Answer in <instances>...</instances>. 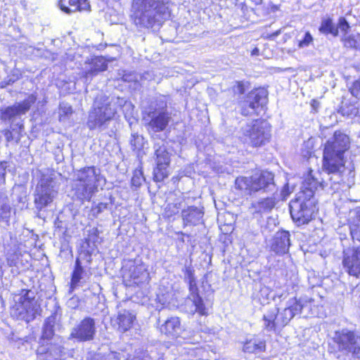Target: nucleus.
Segmentation results:
<instances>
[{
  "instance_id": "1",
  "label": "nucleus",
  "mask_w": 360,
  "mask_h": 360,
  "mask_svg": "<svg viewBox=\"0 0 360 360\" xmlns=\"http://www.w3.org/2000/svg\"><path fill=\"white\" fill-rule=\"evenodd\" d=\"M349 137L340 131H336L324 145L323 153V169L328 174L337 176L336 180L329 179L330 188L335 192L339 190V181L342 180L341 174L345 169L344 154L349 148Z\"/></svg>"
},
{
  "instance_id": "2",
  "label": "nucleus",
  "mask_w": 360,
  "mask_h": 360,
  "mask_svg": "<svg viewBox=\"0 0 360 360\" xmlns=\"http://www.w3.org/2000/svg\"><path fill=\"white\" fill-rule=\"evenodd\" d=\"M328 185V183L325 181L319 183L311 173L307 176L302 183L297 198L290 203V215L295 222L298 225H303L313 219L317 211L314 199V192L318 186L323 189Z\"/></svg>"
},
{
  "instance_id": "3",
  "label": "nucleus",
  "mask_w": 360,
  "mask_h": 360,
  "mask_svg": "<svg viewBox=\"0 0 360 360\" xmlns=\"http://www.w3.org/2000/svg\"><path fill=\"white\" fill-rule=\"evenodd\" d=\"M169 6L168 0H134V23L141 27L158 29L170 18Z\"/></svg>"
},
{
  "instance_id": "4",
  "label": "nucleus",
  "mask_w": 360,
  "mask_h": 360,
  "mask_svg": "<svg viewBox=\"0 0 360 360\" xmlns=\"http://www.w3.org/2000/svg\"><path fill=\"white\" fill-rule=\"evenodd\" d=\"M101 179L103 176L100 169L95 167H87L77 170L71 183L72 199L82 203L90 201L98 192L97 183Z\"/></svg>"
},
{
  "instance_id": "5",
  "label": "nucleus",
  "mask_w": 360,
  "mask_h": 360,
  "mask_svg": "<svg viewBox=\"0 0 360 360\" xmlns=\"http://www.w3.org/2000/svg\"><path fill=\"white\" fill-rule=\"evenodd\" d=\"M126 103V101L119 97L110 98L101 95L98 96L90 110L86 126L90 130L101 131L108 128L109 122L117 113V108Z\"/></svg>"
},
{
  "instance_id": "6",
  "label": "nucleus",
  "mask_w": 360,
  "mask_h": 360,
  "mask_svg": "<svg viewBox=\"0 0 360 360\" xmlns=\"http://www.w3.org/2000/svg\"><path fill=\"white\" fill-rule=\"evenodd\" d=\"M11 314L20 320L26 322L32 321L40 311V306L35 299L34 292L30 290L22 289L20 293L14 297Z\"/></svg>"
},
{
  "instance_id": "7",
  "label": "nucleus",
  "mask_w": 360,
  "mask_h": 360,
  "mask_svg": "<svg viewBox=\"0 0 360 360\" xmlns=\"http://www.w3.org/2000/svg\"><path fill=\"white\" fill-rule=\"evenodd\" d=\"M235 184L236 188L243 191L245 195H251L262 190L264 192L274 191L276 187L274 174L266 171L256 173L250 177H238Z\"/></svg>"
},
{
  "instance_id": "8",
  "label": "nucleus",
  "mask_w": 360,
  "mask_h": 360,
  "mask_svg": "<svg viewBox=\"0 0 360 360\" xmlns=\"http://www.w3.org/2000/svg\"><path fill=\"white\" fill-rule=\"evenodd\" d=\"M245 141L252 146L264 145L271 138V125L266 120H256L243 129Z\"/></svg>"
},
{
  "instance_id": "9",
  "label": "nucleus",
  "mask_w": 360,
  "mask_h": 360,
  "mask_svg": "<svg viewBox=\"0 0 360 360\" xmlns=\"http://www.w3.org/2000/svg\"><path fill=\"white\" fill-rule=\"evenodd\" d=\"M122 276L128 285H139L149 281L147 268L140 259L126 261L122 266Z\"/></svg>"
},
{
  "instance_id": "10",
  "label": "nucleus",
  "mask_w": 360,
  "mask_h": 360,
  "mask_svg": "<svg viewBox=\"0 0 360 360\" xmlns=\"http://www.w3.org/2000/svg\"><path fill=\"white\" fill-rule=\"evenodd\" d=\"M339 351L360 358V333L342 329L335 331L333 337Z\"/></svg>"
},
{
  "instance_id": "11",
  "label": "nucleus",
  "mask_w": 360,
  "mask_h": 360,
  "mask_svg": "<svg viewBox=\"0 0 360 360\" xmlns=\"http://www.w3.org/2000/svg\"><path fill=\"white\" fill-rule=\"evenodd\" d=\"M57 191L51 178H43L37 184L34 191V205L41 210L50 205L57 195Z\"/></svg>"
},
{
  "instance_id": "12",
  "label": "nucleus",
  "mask_w": 360,
  "mask_h": 360,
  "mask_svg": "<svg viewBox=\"0 0 360 360\" xmlns=\"http://www.w3.org/2000/svg\"><path fill=\"white\" fill-rule=\"evenodd\" d=\"M154 148L156 162V167L153 170L154 179L156 181H162L169 175L167 167L170 163V154L164 143H155Z\"/></svg>"
},
{
  "instance_id": "13",
  "label": "nucleus",
  "mask_w": 360,
  "mask_h": 360,
  "mask_svg": "<svg viewBox=\"0 0 360 360\" xmlns=\"http://www.w3.org/2000/svg\"><path fill=\"white\" fill-rule=\"evenodd\" d=\"M37 96L30 94L26 99L20 103H16L12 106L6 107L1 110V118L2 120L14 123L22 115H25L36 102Z\"/></svg>"
},
{
  "instance_id": "14",
  "label": "nucleus",
  "mask_w": 360,
  "mask_h": 360,
  "mask_svg": "<svg viewBox=\"0 0 360 360\" xmlns=\"http://www.w3.org/2000/svg\"><path fill=\"white\" fill-rule=\"evenodd\" d=\"M96 333L95 320L86 317L72 328L69 339H75L77 342H88L94 340Z\"/></svg>"
},
{
  "instance_id": "15",
  "label": "nucleus",
  "mask_w": 360,
  "mask_h": 360,
  "mask_svg": "<svg viewBox=\"0 0 360 360\" xmlns=\"http://www.w3.org/2000/svg\"><path fill=\"white\" fill-rule=\"evenodd\" d=\"M267 99V92L264 89L251 91L240 103L241 114L248 116L254 114L257 109L264 104Z\"/></svg>"
},
{
  "instance_id": "16",
  "label": "nucleus",
  "mask_w": 360,
  "mask_h": 360,
  "mask_svg": "<svg viewBox=\"0 0 360 360\" xmlns=\"http://www.w3.org/2000/svg\"><path fill=\"white\" fill-rule=\"evenodd\" d=\"M161 102L163 105L160 109L150 111L148 114V117L150 119L148 126L154 132H160L165 130L171 120V116L166 110V101L162 100Z\"/></svg>"
},
{
  "instance_id": "17",
  "label": "nucleus",
  "mask_w": 360,
  "mask_h": 360,
  "mask_svg": "<svg viewBox=\"0 0 360 360\" xmlns=\"http://www.w3.org/2000/svg\"><path fill=\"white\" fill-rule=\"evenodd\" d=\"M342 264L349 275L360 274V247H349L343 250Z\"/></svg>"
},
{
  "instance_id": "18",
  "label": "nucleus",
  "mask_w": 360,
  "mask_h": 360,
  "mask_svg": "<svg viewBox=\"0 0 360 360\" xmlns=\"http://www.w3.org/2000/svg\"><path fill=\"white\" fill-rule=\"evenodd\" d=\"M58 5L63 13L68 15L91 11L89 0H58Z\"/></svg>"
},
{
  "instance_id": "19",
  "label": "nucleus",
  "mask_w": 360,
  "mask_h": 360,
  "mask_svg": "<svg viewBox=\"0 0 360 360\" xmlns=\"http://www.w3.org/2000/svg\"><path fill=\"white\" fill-rule=\"evenodd\" d=\"M91 260V255L85 252L81 254L79 257L77 258L71 278V288L72 290L77 286L78 283L82 278V275L85 272L84 269L90 264Z\"/></svg>"
},
{
  "instance_id": "20",
  "label": "nucleus",
  "mask_w": 360,
  "mask_h": 360,
  "mask_svg": "<svg viewBox=\"0 0 360 360\" xmlns=\"http://www.w3.org/2000/svg\"><path fill=\"white\" fill-rule=\"evenodd\" d=\"M290 246V233L281 231L276 233L271 245V250L277 255H284Z\"/></svg>"
},
{
  "instance_id": "21",
  "label": "nucleus",
  "mask_w": 360,
  "mask_h": 360,
  "mask_svg": "<svg viewBox=\"0 0 360 360\" xmlns=\"http://www.w3.org/2000/svg\"><path fill=\"white\" fill-rule=\"evenodd\" d=\"M204 211L202 208L188 206L181 211V217L184 226H196L202 221Z\"/></svg>"
},
{
  "instance_id": "22",
  "label": "nucleus",
  "mask_w": 360,
  "mask_h": 360,
  "mask_svg": "<svg viewBox=\"0 0 360 360\" xmlns=\"http://www.w3.org/2000/svg\"><path fill=\"white\" fill-rule=\"evenodd\" d=\"M181 325L179 317L168 318L160 327L161 333L170 338H177L181 332Z\"/></svg>"
},
{
  "instance_id": "23",
  "label": "nucleus",
  "mask_w": 360,
  "mask_h": 360,
  "mask_svg": "<svg viewBox=\"0 0 360 360\" xmlns=\"http://www.w3.org/2000/svg\"><path fill=\"white\" fill-rule=\"evenodd\" d=\"M135 319V316L129 311L121 309L112 321L120 331L126 332L132 327Z\"/></svg>"
},
{
  "instance_id": "24",
  "label": "nucleus",
  "mask_w": 360,
  "mask_h": 360,
  "mask_svg": "<svg viewBox=\"0 0 360 360\" xmlns=\"http://www.w3.org/2000/svg\"><path fill=\"white\" fill-rule=\"evenodd\" d=\"M276 200L274 197L262 198L252 203V207L255 212L266 214L270 212L276 206Z\"/></svg>"
},
{
  "instance_id": "25",
  "label": "nucleus",
  "mask_w": 360,
  "mask_h": 360,
  "mask_svg": "<svg viewBox=\"0 0 360 360\" xmlns=\"http://www.w3.org/2000/svg\"><path fill=\"white\" fill-rule=\"evenodd\" d=\"M129 141L131 150L135 152L138 156H142L145 154L143 149L145 146L147 145V141L142 135L138 133H132Z\"/></svg>"
},
{
  "instance_id": "26",
  "label": "nucleus",
  "mask_w": 360,
  "mask_h": 360,
  "mask_svg": "<svg viewBox=\"0 0 360 360\" xmlns=\"http://www.w3.org/2000/svg\"><path fill=\"white\" fill-rule=\"evenodd\" d=\"M108 64L103 57H97L92 60V66L90 70L86 72V77H93L99 72L105 71Z\"/></svg>"
},
{
  "instance_id": "27",
  "label": "nucleus",
  "mask_w": 360,
  "mask_h": 360,
  "mask_svg": "<svg viewBox=\"0 0 360 360\" xmlns=\"http://www.w3.org/2000/svg\"><path fill=\"white\" fill-rule=\"evenodd\" d=\"M278 313V309H274V310L269 311L266 314L263 316L264 321V328L268 331H273L276 330V326H280V323H277V316Z\"/></svg>"
},
{
  "instance_id": "28",
  "label": "nucleus",
  "mask_w": 360,
  "mask_h": 360,
  "mask_svg": "<svg viewBox=\"0 0 360 360\" xmlns=\"http://www.w3.org/2000/svg\"><path fill=\"white\" fill-rule=\"evenodd\" d=\"M264 347L265 344L264 342L253 338L245 342L243 351L248 353H257L263 351Z\"/></svg>"
},
{
  "instance_id": "29",
  "label": "nucleus",
  "mask_w": 360,
  "mask_h": 360,
  "mask_svg": "<svg viewBox=\"0 0 360 360\" xmlns=\"http://www.w3.org/2000/svg\"><path fill=\"white\" fill-rule=\"evenodd\" d=\"M54 318L49 316L48 317L44 323L42 329V335L41 339L42 340H50L54 334Z\"/></svg>"
},
{
  "instance_id": "30",
  "label": "nucleus",
  "mask_w": 360,
  "mask_h": 360,
  "mask_svg": "<svg viewBox=\"0 0 360 360\" xmlns=\"http://www.w3.org/2000/svg\"><path fill=\"white\" fill-rule=\"evenodd\" d=\"M319 30L324 34L338 35V28L335 26L331 19H327L322 22Z\"/></svg>"
},
{
  "instance_id": "31",
  "label": "nucleus",
  "mask_w": 360,
  "mask_h": 360,
  "mask_svg": "<svg viewBox=\"0 0 360 360\" xmlns=\"http://www.w3.org/2000/svg\"><path fill=\"white\" fill-rule=\"evenodd\" d=\"M294 316L293 312L287 307L279 314L278 316H277V323H280V326L283 327L286 326Z\"/></svg>"
},
{
  "instance_id": "32",
  "label": "nucleus",
  "mask_w": 360,
  "mask_h": 360,
  "mask_svg": "<svg viewBox=\"0 0 360 360\" xmlns=\"http://www.w3.org/2000/svg\"><path fill=\"white\" fill-rule=\"evenodd\" d=\"M181 209V203L175 202V203H168L164 212V217L165 218H171L173 216L177 214Z\"/></svg>"
},
{
  "instance_id": "33",
  "label": "nucleus",
  "mask_w": 360,
  "mask_h": 360,
  "mask_svg": "<svg viewBox=\"0 0 360 360\" xmlns=\"http://www.w3.org/2000/svg\"><path fill=\"white\" fill-rule=\"evenodd\" d=\"M356 224L351 227L350 233L353 240L360 241V207L356 211Z\"/></svg>"
},
{
  "instance_id": "34",
  "label": "nucleus",
  "mask_w": 360,
  "mask_h": 360,
  "mask_svg": "<svg viewBox=\"0 0 360 360\" xmlns=\"http://www.w3.org/2000/svg\"><path fill=\"white\" fill-rule=\"evenodd\" d=\"M287 307L295 316L301 313L304 304H302L300 301L297 300L296 298H292L288 300Z\"/></svg>"
},
{
  "instance_id": "35",
  "label": "nucleus",
  "mask_w": 360,
  "mask_h": 360,
  "mask_svg": "<svg viewBox=\"0 0 360 360\" xmlns=\"http://www.w3.org/2000/svg\"><path fill=\"white\" fill-rule=\"evenodd\" d=\"M172 292H166L165 294H158L156 300L159 302L162 308L167 307L170 304V301L172 300Z\"/></svg>"
},
{
  "instance_id": "36",
  "label": "nucleus",
  "mask_w": 360,
  "mask_h": 360,
  "mask_svg": "<svg viewBox=\"0 0 360 360\" xmlns=\"http://www.w3.org/2000/svg\"><path fill=\"white\" fill-rule=\"evenodd\" d=\"M191 299L195 307V311L202 315L205 314V307L204 306L202 299L199 295L191 297Z\"/></svg>"
},
{
  "instance_id": "37",
  "label": "nucleus",
  "mask_w": 360,
  "mask_h": 360,
  "mask_svg": "<svg viewBox=\"0 0 360 360\" xmlns=\"http://www.w3.org/2000/svg\"><path fill=\"white\" fill-rule=\"evenodd\" d=\"M191 299L195 307V311L202 315L205 314V307L204 306L202 299L199 295L191 297Z\"/></svg>"
},
{
  "instance_id": "38",
  "label": "nucleus",
  "mask_w": 360,
  "mask_h": 360,
  "mask_svg": "<svg viewBox=\"0 0 360 360\" xmlns=\"http://www.w3.org/2000/svg\"><path fill=\"white\" fill-rule=\"evenodd\" d=\"M134 72H124L122 75V80L126 82H140L143 78Z\"/></svg>"
},
{
  "instance_id": "39",
  "label": "nucleus",
  "mask_w": 360,
  "mask_h": 360,
  "mask_svg": "<svg viewBox=\"0 0 360 360\" xmlns=\"http://www.w3.org/2000/svg\"><path fill=\"white\" fill-rule=\"evenodd\" d=\"M89 360H119L116 353L109 352L105 354H96Z\"/></svg>"
},
{
  "instance_id": "40",
  "label": "nucleus",
  "mask_w": 360,
  "mask_h": 360,
  "mask_svg": "<svg viewBox=\"0 0 360 360\" xmlns=\"http://www.w3.org/2000/svg\"><path fill=\"white\" fill-rule=\"evenodd\" d=\"M10 206L4 200L0 199V218L8 219L10 217Z\"/></svg>"
},
{
  "instance_id": "41",
  "label": "nucleus",
  "mask_w": 360,
  "mask_h": 360,
  "mask_svg": "<svg viewBox=\"0 0 360 360\" xmlns=\"http://www.w3.org/2000/svg\"><path fill=\"white\" fill-rule=\"evenodd\" d=\"M340 112L344 116H352L356 115L357 110L353 105H343L340 108Z\"/></svg>"
},
{
  "instance_id": "42",
  "label": "nucleus",
  "mask_w": 360,
  "mask_h": 360,
  "mask_svg": "<svg viewBox=\"0 0 360 360\" xmlns=\"http://www.w3.org/2000/svg\"><path fill=\"white\" fill-rule=\"evenodd\" d=\"M108 207V204L105 203V202H100L94 206H92V207H91L92 214L94 217H97L98 214H100L104 210H107Z\"/></svg>"
},
{
  "instance_id": "43",
  "label": "nucleus",
  "mask_w": 360,
  "mask_h": 360,
  "mask_svg": "<svg viewBox=\"0 0 360 360\" xmlns=\"http://www.w3.org/2000/svg\"><path fill=\"white\" fill-rule=\"evenodd\" d=\"M143 179L142 172L141 171H135L131 178V184L134 186L139 187Z\"/></svg>"
},
{
  "instance_id": "44",
  "label": "nucleus",
  "mask_w": 360,
  "mask_h": 360,
  "mask_svg": "<svg viewBox=\"0 0 360 360\" xmlns=\"http://www.w3.org/2000/svg\"><path fill=\"white\" fill-rule=\"evenodd\" d=\"M313 41V37L309 32L304 34V38L300 41L299 47H307Z\"/></svg>"
},
{
  "instance_id": "45",
  "label": "nucleus",
  "mask_w": 360,
  "mask_h": 360,
  "mask_svg": "<svg viewBox=\"0 0 360 360\" xmlns=\"http://www.w3.org/2000/svg\"><path fill=\"white\" fill-rule=\"evenodd\" d=\"M349 90L352 96L356 98L360 97V78L353 83Z\"/></svg>"
},
{
  "instance_id": "46",
  "label": "nucleus",
  "mask_w": 360,
  "mask_h": 360,
  "mask_svg": "<svg viewBox=\"0 0 360 360\" xmlns=\"http://www.w3.org/2000/svg\"><path fill=\"white\" fill-rule=\"evenodd\" d=\"M188 283L191 298L199 295L195 280H191V281H188Z\"/></svg>"
},
{
  "instance_id": "47",
  "label": "nucleus",
  "mask_w": 360,
  "mask_h": 360,
  "mask_svg": "<svg viewBox=\"0 0 360 360\" xmlns=\"http://www.w3.org/2000/svg\"><path fill=\"white\" fill-rule=\"evenodd\" d=\"M338 30L340 29L341 31L344 32H347L349 28V25L347 20L344 18H341L339 21Z\"/></svg>"
},
{
  "instance_id": "48",
  "label": "nucleus",
  "mask_w": 360,
  "mask_h": 360,
  "mask_svg": "<svg viewBox=\"0 0 360 360\" xmlns=\"http://www.w3.org/2000/svg\"><path fill=\"white\" fill-rule=\"evenodd\" d=\"M345 45L347 47L356 48V41L354 38L349 37L345 39Z\"/></svg>"
},
{
  "instance_id": "49",
  "label": "nucleus",
  "mask_w": 360,
  "mask_h": 360,
  "mask_svg": "<svg viewBox=\"0 0 360 360\" xmlns=\"http://www.w3.org/2000/svg\"><path fill=\"white\" fill-rule=\"evenodd\" d=\"M185 276L188 279V281L195 280L193 271L190 268H186Z\"/></svg>"
},
{
  "instance_id": "50",
  "label": "nucleus",
  "mask_w": 360,
  "mask_h": 360,
  "mask_svg": "<svg viewBox=\"0 0 360 360\" xmlns=\"http://www.w3.org/2000/svg\"><path fill=\"white\" fill-rule=\"evenodd\" d=\"M237 91H238V93H240L241 94H244L245 89H244V86L242 83L239 82L238 84Z\"/></svg>"
},
{
  "instance_id": "51",
  "label": "nucleus",
  "mask_w": 360,
  "mask_h": 360,
  "mask_svg": "<svg viewBox=\"0 0 360 360\" xmlns=\"http://www.w3.org/2000/svg\"><path fill=\"white\" fill-rule=\"evenodd\" d=\"M259 50L258 48L255 47L252 49V51H251V56H259Z\"/></svg>"
},
{
  "instance_id": "52",
  "label": "nucleus",
  "mask_w": 360,
  "mask_h": 360,
  "mask_svg": "<svg viewBox=\"0 0 360 360\" xmlns=\"http://www.w3.org/2000/svg\"><path fill=\"white\" fill-rule=\"evenodd\" d=\"M72 112V108L70 106L68 107L66 109H65V113L66 115L68 114H71Z\"/></svg>"
},
{
  "instance_id": "53",
  "label": "nucleus",
  "mask_w": 360,
  "mask_h": 360,
  "mask_svg": "<svg viewBox=\"0 0 360 360\" xmlns=\"http://www.w3.org/2000/svg\"><path fill=\"white\" fill-rule=\"evenodd\" d=\"M3 274L2 265L0 264V278L3 276Z\"/></svg>"
},
{
  "instance_id": "54",
  "label": "nucleus",
  "mask_w": 360,
  "mask_h": 360,
  "mask_svg": "<svg viewBox=\"0 0 360 360\" xmlns=\"http://www.w3.org/2000/svg\"><path fill=\"white\" fill-rule=\"evenodd\" d=\"M10 135H11V134H6V139H7V140H8V141H10V139H11V136H10Z\"/></svg>"
},
{
  "instance_id": "55",
  "label": "nucleus",
  "mask_w": 360,
  "mask_h": 360,
  "mask_svg": "<svg viewBox=\"0 0 360 360\" xmlns=\"http://www.w3.org/2000/svg\"><path fill=\"white\" fill-rule=\"evenodd\" d=\"M353 169H354V167H352L351 168H349V172H352Z\"/></svg>"
}]
</instances>
